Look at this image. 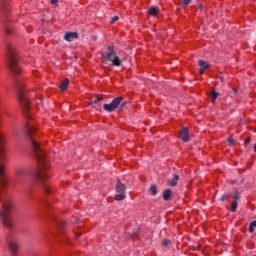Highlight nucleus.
I'll use <instances>...</instances> for the list:
<instances>
[{
    "mask_svg": "<svg viewBox=\"0 0 256 256\" xmlns=\"http://www.w3.org/2000/svg\"><path fill=\"white\" fill-rule=\"evenodd\" d=\"M125 105H127V102H123V103L120 105V109H123V107H125Z\"/></svg>",
    "mask_w": 256,
    "mask_h": 256,
    "instance_id": "473e14b6",
    "label": "nucleus"
},
{
    "mask_svg": "<svg viewBox=\"0 0 256 256\" xmlns=\"http://www.w3.org/2000/svg\"><path fill=\"white\" fill-rule=\"evenodd\" d=\"M12 209L13 204L11 203V201H7L3 203V210L0 212L4 227H8L9 229L13 227V223L11 222Z\"/></svg>",
    "mask_w": 256,
    "mask_h": 256,
    "instance_id": "20e7f679",
    "label": "nucleus"
},
{
    "mask_svg": "<svg viewBox=\"0 0 256 256\" xmlns=\"http://www.w3.org/2000/svg\"><path fill=\"white\" fill-rule=\"evenodd\" d=\"M127 186L122 183L121 180H118L116 183V195H115V200L116 201H124V199L127 198Z\"/></svg>",
    "mask_w": 256,
    "mask_h": 256,
    "instance_id": "423d86ee",
    "label": "nucleus"
},
{
    "mask_svg": "<svg viewBox=\"0 0 256 256\" xmlns=\"http://www.w3.org/2000/svg\"><path fill=\"white\" fill-rule=\"evenodd\" d=\"M45 192L49 193V187H47V186L45 187Z\"/></svg>",
    "mask_w": 256,
    "mask_h": 256,
    "instance_id": "c9c22d12",
    "label": "nucleus"
},
{
    "mask_svg": "<svg viewBox=\"0 0 256 256\" xmlns=\"http://www.w3.org/2000/svg\"><path fill=\"white\" fill-rule=\"evenodd\" d=\"M196 249H201V246L198 245V246L196 247Z\"/></svg>",
    "mask_w": 256,
    "mask_h": 256,
    "instance_id": "ea45409f",
    "label": "nucleus"
},
{
    "mask_svg": "<svg viewBox=\"0 0 256 256\" xmlns=\"http://www.w3.org/2000/svg\"><path fill=\"white\" fill-rule=\"evenodd\" d=\"M162 245H163V247H169V246L171 245V240H169V239H164V240L162 241Z\"/></svg>",
    "mask_w": 256,
    "mask_h": 256,
    "instance_id": "aec40b11",
    "label": "nucleus"
},
{
    "mask_svg": "<svg viewBox=\"0 0 256 256\" xmlns=\"http://www.w3.org/2000/svg\"><path fill=\"white\" fill-rule=\"evenodd\" d=\"M251 143V138H247L244 142V145H249Z\"/></svg>",
    "mask_w": 256,
    "mask_h": 256,
    "instance_id": "c756f323",
    "label": "nucleus"
},
{
    "mask_svg": "<svg viewBox=\"0 0 256 256\" xmlns=\"http://www.w3.org/2000/svg\"><path fill=\"white\" fill-rule=\"evenodd\" d=\"M1 10L7 11V2L5 0H1Z\"/></svg>",
    "mask_w": 256,
    "mask_h": 256,
    "instance_id": "412c9836",
    "label": "nucleus"
},
{
    "mask_svg": "<svg viewBox=\"0 0 256 256\" xmlns=\"http://www.w3.org/2000/svg\"><path fill=\"white\" fill-rule=\"evenodd\" d=\"M173 195V191L171 189H166L163 192V199L164 201H169Z\"/></svg>",
    "mask_w": 256,
    "mask_h": 256,
    "instance_id": "f8f14e48",
    "label": "nucleus"
},
{
    "mask_svg": "<svg viewBox=\"0 0 256 256\" xmlns=\"http://www.w3.org/2000/svg\"><path fill=\"white\" fill-rule=\"evenodd\" d=\"M205 69H203V68H200V70H199V73H200V75H203V73H205Z\"/></svg>",
    "mask_w": 256,
    "mask_h": 256,
    "instance_id": "7c9ffc66",
    "label": "nucleus"
},
{
    "mask_svg": "<svg viewBox=\"0 0 256 256\" xmlns=\"http://www.w3.org/2000/svg\"><path fill=\"white\" fill-rule=\"evenodd\" d=\"M105 61H110L114 67H121V59L115 55V46H108L107 51L102 53Z\"/></svg>",
    "mask_w": 256,
    "mask_h": 256,
    "instance_id": "39448f33",
    "label": "nucleus"
},
{
    "mask_svg": "<svg viewBox=\"0 0 256 256\" xmlns=\"http://www.w3.org/2000/svg\"><path fill=\"white\" fill-rule=\"evenodd\" d=\"M76 237H81V233L80 234H76Z\"/></svg>",
    "mask_w": 256,
    "mask_h": 256,
    "instance_id": "58836bf2",
    "label": "nucleus"
},
{
    "mask_svg": "<svg viewBox=\"0 0 256 256\" xmlns=\"http://www.w3.org/2000/svg\"><path fill=\"white\" fill-rule=\"evenodd\" d=\"M50 1H51L52 5H56V3L59 2V0H50Z\"/></svg>",
    "mask_w": 256,
    "mask_h": 256,
    "instance_id": "2f4dec72",
    "label": "nucleus"
},
{
    "mask_svg": "<svg viewBox=\"0 0 256 256\" xmlns=\"http://www.w3.org/2000/svg\"><path fill=\"white\" fill-rule=\"evenodd\" d=\"M199 66H200V69H209V67H211V65H209V63H207L205 60H199Z\"/></svg>",
    "mask_w": 256,
    "mask_h": 256,
    "instance_id": "2eb2a0df",
    "label": "nucleus"
},
{
    "mask_svg": "<svg viewBox=\"0 0 256 256\" xmlns=\"http://www.w3.org/2000/svg\"><path fill=\"white\" fill-rule=\"evenodd\" d=\"M255 227H256V221H252L249 226V232L253 233L255 231Z\"/></svg>",
    "mask_w": 256,
    "mask_h": 256,
    "instance_id": "f3484780",
    "label": "nucleus"
},
{
    "mask_svg": "<svg viewBox=\"0 0 256 256\" xmlns=\"http://www.w3.org/2000/svg\"><path fill=\"white\" fill-rule=\"evenodd\" d=\"M254 151H255V153H256V143H255V145H254Z\"/></svg>",
    "mask_w": 256,
    "mask_h": 256,
    "instance_id": "4c0bfd02",
    "label": "nucleus"
},
{
    "mask_svg": "<svg viewBox=\"0 0 256 256\" xmlns=\"http://www.w3.org/2000/svg\"><path fill=\"white\" fill-rule=\"evenodd\" d=\"M6 33H7L8 35H11V29H7V30H6Z\"/></svg>",
    "mask_w": 256,
    "mask_h": 256,
    "instance_id": "f704fd0d",
    "label": "nucleus"
},
{
    "mask_svg": "<svg viewBox=\"0 0 256 256\" xmlns=\"http://www.w3.org/2000/svg\"><path fill=\"white\" fill-rule=\"evenodd\" d=\"M121 103H123V97L119 96L114 98L110 104H104L103 109L108 113H113Z\"/></svg>",
    "mask_w": 256,
    "mask_h": 256,
    "instance_id": "0eeeda50",
    "label": "nucleus"
},
{
    "mask_svg": "<svg viewBox=\"0 0 256 256\" xmlns=\"http://www.w3.org/2000/svg\"><path fill=\"white\" fill-rule=\"evenodd\" d=\"M59 225L61 227H65V225H67V222L65 220H62V221L59 222Z\"/></svg>",
    "mask_w": 256,
    "mask_h": 256,
    "instance_id": "cd10ccee",
    "label": "nucleus"
},
{
    "mask_svg": "<svg viewBox=\"0 0 256 256\" xmlns=\"http://www.w3.org/2000/svg\"><path fill=\"white\" fill-rule=\"evenodd\" d=\"M219 97V92L213 91L212 92V103H215L217 98Z\"/></svg>",
    "mask_w": 256,
    "mask_h": 256,
    "instance_id": "a211bd4d",
    "label": "nucleus"
},
{
    "mask_svg": "<svg viewBox=\"0 0 256 256\" xmlns=\"http://www.w3.org/2000/svg\"><path fill=\"white\" fill-rule=\"evenodd\" d=\"M233 199H234V201H239V199H240L239 193L234 194Z\"/></svg>",
    "mask_w": 256,
    "mask_h": 256,
    "instance_id": "a878e982",
    "label": "nucleus"
},
{
    "mask_svg": "<svg viewBox=\"0 0 256 256\" xmlns=\"http://www.w3.org/2000/svg\"><path fill=\"white\" fill-rule=\"evenodd\" d=\"M234 93H237V89L233 88Z\"/></svg>",
    "mask_w": 256,
    "mask_h": 256,
    "instance_id": "e433bc0d",
    "label": "nucleus"
},
{
    "mask_svg": "<svg viewBox=\"0 0 256 256\" xmlns=\"http://www.w3.org/2000/svg\"><path fill=\"white\" fill-rule=\"evenodd\" d=\"M69 86V79H65L64 81L61 82L59 88L61 91L67 90V87Z\"/></svg>",
    "mask_w": 256,
    "mask_h": 256,
    "instance_id": "4468645a",
    "label": "nucleus"
},
{
    "mask_svg": "<svg viewBox=\"0 0 256 256\" xmlns=\"http://www.w3.org/2000/svg\"><path fill=\"white\" fill-rule=\"evenodd\" d=\"M227 199H229V195L223 194V195L221 196V198H220V201L225 202V201H227Z\"/></svg>",
    "mask_w": 256,
    "mask_h": 256,
    "instance_id": "b1692460",
    "label": "nucleus"
},
{
    "mask_svg": "<svg viewBox=\"0 0 256 256\" xmlns=\"http://www.w3.org/2000/svg\"><path fill=\"white\" fill-rule=\"evenodd\" d=\"M116 21H119V16H114V17L111 19V21H110L111 25H113V23H115Z\"/></svg>",
    "mask_w": 256,
    "mask_h": 256,
    "instance_id": "393cba45",
    "label": "nucleus"
},
{
    "mask_svg": "<svg viewBox=\"0 0 256 256\" xmlns=\"http://www.w3.org/2000/svg\"><path fill=\"white\" fill-rule=\"evenodd\" d=\"M228 141L231 145H235V140L233 138H229Z\"/></svg>",
    "mask_w": 256,
    "mask_h": 256,
    "instance_id": "c85d7f7f",
    "label": "nucleus"
},
{
    "mask_svg": "<svg viewBox=\"0 0 256 256\" xmlns=\"http://www.w3.org/2000/svg\"><path fill=\"white\" fill-rule=\"evenodd\" d=\"M150 193H152V195L155 197V195H157L158 190H157V185H152L150 187Z\"/></svg>",
    "mask_w": 256,
    "mask_h": 256,
    "instance_id": "dca6fc26",
    "label": "nucleus"
},
{
    "mask_svg": "<svg viewBox=\"0 0 256 256\" xmlns=\"http://www.w3.org/2000/svg\"><path fill=\"white\" fill-rule=\"evenodd\" d=\"M168 185H170V187H177V185L179 184V176L178 174H173V178L169 179L167 181Z\"/></svg>",
    "mask_w": 256,
    "mask_h": 256,
    "instance_id": "9b49d317",
    "label": "nucleus"
},
{
    "mask_svg": "<svg viewBox=\"0 0 256 256\" xmlns=\"http://www.w3.org/2000/svg\"><path fill=\"white\" fill-rule=\"evenodd\" d=\"M65 41L71 43V41H75V39H79V34L77 32H67L64 36Z\"/></svg>",
    "mask_w": 256,
    "mask_h": 256,
    "instance_id": "9d476101",
    "label": "nucleus"
},
{
    "mask_svg": "<svg viewBox=\"0 0 256 256\" xmlns=\"http://www.w3.org/2000/svg\"><path fill=\"white\" fill-rule=\"evenodd\" d=\"M180 137L184 143H189L191 137L189 136V129H187V127L180 130Z\"/></svg>",
    "mask_w": 256,
    "mask_h": 256,
    "instance_id": "6e6552de",
    "label": "nucleus"
},
{
    "mask_svg": "<svg viewBox=\"0 0 256 256\" xmlns=\"http://www.w3.org/2000/svg\"><path fill=\"white\" fill-rule=\"evenodd\" d=\"M148 13L152 16V17H157L158 13H159V7L157 6H152L151 8L148 9Z\"/></svg>",
    "mask_w": 256,
    "mask_h": 256,
    "instance_id": "ddd939ff",
    "label": "nucleus"
},
{
    "mask_svg": "<svg viewBox=\"0 0 256 256\" xmlns=\"http://www.w3.org/2000/svg\"><path fill=\"white\" fill-rule=\"evenodd\" d=\"M8 247H9L12 255H15V253H17V251H19V243H17V241H15V240L9 241Z\"/></svg>",
    "mask_w": 256,
    "mask_h": 256,
    "instance_id": "1a4fd4ad",
    "label": "nucleus"
},
{
    "mask_svg": "<svg viewBox=\"0 0 256 256\" xmlns=\"http://www.w3.org/2000/svg\"><path fill=\"white\" fill-rule=\"evenodd\" d=\"M191 3V0H183L182 7H189V4Z\"/></svg>",
    "mask_w": 256,
    "mask_h": 256,
    "instance_id": "5701e85b",
    "label": "nucleus"
},
{
    "mask_svg": "<svg viewBox=\"0 0 256 256\" xmlns=\"http://www.w3.org/2000/svg\"><path fill=\"white\" fill-rule=\"evenodd\" d=\"M237 205H238L237 201L232 202V213H235L237 211Z\"/></svg>",
    "mask_w": 256,
    "mask_h": 256,
    "instance_id": "4be33fe9",
    "label": "nucleus"
},
{
    "mask_svg": "<svg viewBox=\"0 0 256 256\" xmlns=\"http://www.w3.org/2000/svg\"><path fill=\"white\" fill-rule=\"evenodd\" d=\"M103 99V97L102 96H97L96 98H94L93 100H92V103L94 104V105H97V103H100V101Z\"/></svg>",
    "mask_w": 256,
    "mask_h": 256,
    "instance_id": "6ab92c4d",
    "label": "nucleus"
},
{
    "mask_svg": "<svg viewBox=\"0 0 256 256\" xmlns=\"http://www.w3.org/2000/svg\"><path fill=\"white\" fill-rule=\"evenodd\" d=\"M35 103H36V105H42L43 104V100H41L40 98H37L35 100Z\"/></svg>",
    "mask_w": 256,
    "mask_h": 256,
    "instance_id": "bb28decb",
    "label": "nucleus"
},
{
    "mask_svg": "<svg viewBox=\"0 0 256 256\" xmlns=\"http://www.w3.org/2000/svg\"><path fill=\"white\" fill-rule=\"evenodd\" d=\"M221 83H224L225 82V78L224 77H219Z\"/></svg>",
    "mask_w": 256,
    "mask_h": 256,
    "instance_id": "72a5a7b5",
    "label": "nucleus"
},
{
    "mask_svg": "<svg viewBox=\"0 0 256 256\" xmlns=\"http://www.w3.org/2000/svg\"><path fill=\"white\" fill-rule=\"evenodd\" d=\"M6 51L8 69H10V72L12 73L13 77H19V75H21V66L19 65V60L17 59L15 46H13V44L11 43H7Z\"/></svg>",
    "mask_w": 256,
    "mask_h": 256,
    "instance_id": "7ed1b4c3",
    "label": "nucleus"
},
{
    "mask_svg": "<svg viewBox=\"0 0 256 256\" xmlns=\"http://www.w3.org/2000/svg\"><path fill=\"white\" fill-rule=\"evenodd\" d=\"M7 156L5 155V136L0 130V189H7L9 180L7 178V171L5 170V162Z\"/></svg>",
    "mask_w": 256,
    "mask_h": 256,
    "instance_id": "f03ea898",
    "label": "nucleus"
},
{
    "mask_svg": "<svg viewBox=\"0 0 256 256\" xmlns=\"http://www.w3.org/2000/svg\"><path fill=\"white\" fill-rule=\"evenodd\" d=\"M16 89L18 91V99L22 107L23 115L26 119L24 132L30 141L31 147L33 148L36 159L38 161L37 170H33L31 168H22L19 170L18 175L23 179L32 177L34 181L43 183L46 179H49L47 171L51 169V165L49 164V161H47V158H45V152L43 151V148L37 139H35V135H37V128H35V121L33 120L32 116L33 112L31 111V104L29 103V98H27V91H25L23 81L16 79Z\"/></svg>",
    "mask_w": 256,
    "mask_h": 256,
    "instance_id": "f257e3e1",
    "label": "nucleus"
}]
</instances>
